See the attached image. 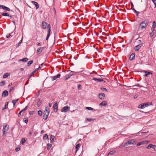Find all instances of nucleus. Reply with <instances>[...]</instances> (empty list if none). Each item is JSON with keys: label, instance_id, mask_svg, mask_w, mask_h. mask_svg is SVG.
<instances>
[{"label": "nucleus", "instance_id": "nucleus-40", "mask_svg": "<svg viewBox=\"0 0 156 156\" xmlns=\"http://www.w3.org/2000/svg\"><path fill=\"white\" fill-rule=\"evenodd\" d=\"M154 31H152V32L150 33V36L151 37H152L154 34Z\"/></svg>", "mask_w": 156, "mask_h": 156}, {"label": "nucleus", "instance_id": "nucleus-8", "mask_svg": "<svg viewBox=\"0 0 156 156\" xmlns=\"http://www.w3.org/2000/svg\"><path fill=\"white\" fill-rule=\"evenodd\" d=\"M53 108L54 111L55 112H57L58 109V107L57 102L55 103L54 104Z\"/></svg>", "mask_w": 156, "mask_h": 156}, {"label": "nucleus", "instance_id": "nucleus-64", "mask_svg": "<svg viewBox=\"0 0 156 156\" xmlns=\"http://www.w3.org/2000/svg\"><path fill=\"white\" fill-rule=\"evenodd\" d=\"M22 112H21L20 111L18 113V116H20V115H21V113Z\"/></svg>", "mask_w": 156, "mask_h": 156}, {"label": "nucleus", "instance_id": "nucleus-42", "mask_svg": "<svg viewBox=\"0 0 156 156\" xmlns=\"http://www.w3.org/2000/svg\"><path fill=\"white\" fill-rule=\"evenodd\" d=\"M38 114L40 116H41L42 114V112L41 110H39L38 111Z\"/></svg>", "mask_w": 156, "mask_h": 156}, {"label": "nucleus", "instance_id": "nucleus-45", "mask_svg": "<svg viewBox=\"0 0 156 156\" xmlns=\"http://www.w3.org/2000/svg\"><path fill=\"white\" fill-rule=\"evenodd\" d=\"M2 15L3 16H9L8 13H3L2 14Z\"/></svg>", "mask_w": 156, "mask_h": 156}, {"label": "nucleus", "instance_id": "nucleus-11", "mask_svg": "<svg viewBox=\"0 0 156 156\" xmlns=\"http://www.w3.org/2000/svg\"><path fill=\"white\" fill-rule=\"evenodd\" d=\"M31 2L32 4H33V5H35L36 7V9H38L39 8V5L36 2L34 1H32Z\"/></svg>", "mask_w": 156, "mask_h": 156}, {"label": "nucleus", "instance_id": "nucleus-59", "mask_svg": "<svg viewBox=\"0 0 156 156\" xmlns=\"http://www.w3.org/2000/svg\"><path fill=\"white\" fill-rule=\"evenodd\" d=\"M148 132H142L141 133H142V134L144 133V134H145L146 135V134Z\"/></svg>", "mask_w": 156, "mask_h": 156}, {"label": "nucleus", "instance_id": "nucleus-46", "mask_svg": "<svg viewBox=\"0 0 156 156\" xmlns=\"http://www.w3.org/2000/svg\"><path fill=\"white\" fill-rule=\"evenodd\" d=\"M27 106L25 107V108L24 109L21 110L20 111V112H22L25 111V110H27Z\"/></svg>", "mask_w": 156, "mask_h": 156}, {"label": "nucleus", "instance_id": "nucleus-34", "mask_svg": "<svg viewBox=\"0 0 156 156\" xmlns=\"http://www.w3.org/2000/svg\"><path fill=\"white\" fill-rule=\"evenodd\" d=\"M153 146L154 145L151 144H149L147 147V149H150V148H153Z\"/></svg>", "mask_w": 156, "mask_h": 156}, {"label": "nucleus", "instance_id": "nucleus-49", "mask_svg": "<svg viewBox=\"0 0 156 156\" xmlns=\"http://www.w3.org/2000/svg\"><path fill=\"white\" fill-rule=\"evenodd\" d=\"M101 90H105L107 92V91H108V90H107L106 88H104L102 87V88H101Z\"/></svg>", "mask_w": 156, "mask_h": 156}, {"label": "nucleus", "instance_id": "nucleus-51", "mask_svg": "<svg viewBox=\"0 0 156 156\" xmlns=\"http://www.w3.org/2000/svg\"><path fill=\"white\" fill-rule=\"evenodd\" d=\"M130 3H131V9H132L133 8H134V7H133L134 5H133V4L132 2H131Z\"/></svg>", "mask_w": 156, "mask_h": 156}, {"label": "nucleus", "instance_id": "nucleus-24", "mask_svg": "<svg viewBox=\"0 0 156 156\" xmlns=\"http://www.w3.org/2000/svg\"><path fill=\"white\" fill-rule=\"evenodd\" d=\"M55 138L54 136L51 135L50 137V140L51 141V143H52L53 142L54 139Z\"/></svg>", "mask_w": 156, "mask_h": 156}, {"label": "nucleus", "instance_id": "nucleus-39", "mask_svg": "<svg viewBox=\"0 0 156 156\" xmlns=\"http://www.w3.org/2000/svg\"><path fill=\"white\" fill-rule=\"evenodd\" d=\"M26 141V140L25 138H23L21 140V144L23 145L24 143H25Z\"/></svg>", "mask_w": 156, "mask_h": 156}, {"label": "nucleus", "instance_id": "nucleus-16", "mask_svg": "<svg viewBox=\"0 0 156 156\" xmlns=\"http://www.w3.org/2000/svg\"><path fill=\"white\" fill-rule=\"evenodd\" d=\"M60 74H58L57 75L55 76L52 77V79L53 80H55L57 78H59L60 77Z\"/></svg>", "mask_w": 156, "mask_h": 156}, {"label": "nucleus", "instance_id": "nucleus-32", "mask_svg": "<svg viewBox=\"0 0 156 156\" xmlns=\"http://www.w3.org/2000/svg\"><path fill=\"white\" fill-rule=\"evenodd\" d=\"M9 75V74L8 73H5L3 76V78H7L8 76Z\"/></svg>", "mask_w": 156, "mask_h": 156}, {"label": "nucleus", "instance_id": "nucleus-56", "mask_svg": "<svg viewBox=\"0 0 156 156\" xmlns=\"http://www.w3.org/2000/svg\"><path fill=\"white\" fill-rule=\"evenodd\" d=\"M153 148L154 151H156V146L154 145Z\"/></svg>", "mask_w": 156, "mask_h": 156}, {"label": "nucleus", "instance_id": "nucleus-29", "mask_svg": "<svg viewBox=\"0 0 156 156\" xmlns=\"http://www.w3.org/2000/svg\"><path fill=\"white\" fill-rule=\"evenodd\" d=\"M145 73H146L144 75V76H146L149 74H152V73H151L150 72H148L147 71H145Z\"/></svg>", "mask_w": 156, "mask_h": 156}, {"label": "nucleus", "instance_id": "nucleus-60", "mask_svg": "<svg viewBox=\"0 0 156 156\" xmlns=\"http://www.w3.org/2000/svg\"><path fill=\"white\" fill-rule=\"evenodd\" d=\"M138 97V95H137V94H136L135 95V96H134V98H136Z\"/></svg>", "mask_w": 156, "mask_h": 156}, {"label": "nucleus", "instance_id": "nucleus-28", "mask_svg": "<svg viewBox=\"0 0 156 156\" xmlns=\"http://www.w3.org/2000/svg\"><path fill=\"white\" fill-rule=\"evenodd\" d=\"M33 62V60H30L29 61L27 64V66H29Z\"/></svg>", "mask_w": 156, "mask_h": 156}, {"label": "nucleus", "instance_id": "nucleus-35", "mask_svg": "<svg viewBox=\"0 0 156 156\" xmlns=\"http://www.w3.org/2000/svg\"><path fill=\"white\" fill-rule=\"evenodd\" d=\"M52 145L51 144H49V143H48L47 144V150H49L51 147V146Z\"/></svg>", "mask_w": 156, "mask_h": 156}, {"label": "nucleus", "instance_id": "nucleus-13", "mask_svg": "<svg viewBox=\"0 0 156 156\" xmlns=\"http://www.w3.org/2000/svg\"><path fill=\"white\" fill-rule=\"evenodd\" d=\"M135 57V55L134 53H133L130 56L129 60L131 61L133 60Z\"/></svg>", "mask_w": 156, "mask_h": 156}, {"label": "nucleus", "instance_id": "nucleus-5", "mask_svg": "<svg viewBox=\"0 0 156 156\" xmlns=\"http://www.w3.org/2000/svg\"><path fill=\"white\" fill-rule=\"evenodd\" d=\"M48 25V23L45 21H43L42 23V27L44 29L47 28Z\"/></svg>", "mask_w": 156, "mask_h": 156}, {"label": "nucleus", "instance_id": "nucleus-25", "mask_svg": "<svg viewBox=\"0 0 156 156\" xmlns=\"http://www.w3.org/2000/svg\"><path fill=\"white\" fill-rule=\"evenodd\" d=\"M43 140H48V136L47 134L44 135L43 136Z\"/></svg>", "mask_w": 156, "mask_h": 156}, {"label": "nucleus", "instance_id": "nucleus-58", "mask_svg": "<svg viewBox=\"0 0 156 156\" xmlns=\"http://www.w3.org/2000/svg\"><path fill=\"white\" fill-rule=\"evenodd\" d=\"M44 63H42L39 66V68H41V67L42 66H43V65Z\"/></svg>", "mask_w": 156, "mask_h": 156}, {"label": "nucleus", "instance_id": "nucleus-6", "mask_svg": "<svg viewBox=\"0 0 156 156\" xmlns=\"http://www.w3.org/2000/svg\"><path fill=\"white\" fill-rule=\"evenodd\" d=\"M45 48V47H42L38 48L37 51V54H41L43 50Z\"/></svg>", "mask_w": 156, "mask_h": 156}, {"label": "nucleus", "instance_id": "nucleus-1", "mask_svg": "<svg viewBox=\"0 0 156 156\" xmlns=\"http://www.w3.org/2000/svg\"><path fill=\"white\" fill-rule=\"evenodd\" d=\"M149 21L147 20H145L142 22L139 25V27L141 29L145 28L148 25Z\"/></svg>", "mask_w": 156, "mask_h": 156}, {"label": "nucleus", "instance_id": "nucleus-41", "mask_svg": "<svg viewBox=\"0 0 156 156\" xmlns=\"http://www.w3.org/2000/svg\"><path fill=\"white\" fill-rule=\"evenodd\" d=\"M35 71H33L32 73L31 74V75H30L29 76V77H28V79H29L30 77H31V76H33V75H34V73H35Z\"/></svg>", "mask_w": 156, "mask_h": 156}, {"label": "nucleus", "instance_id": "nucleus-20", "mask_svg": "<svg viewBox=\"0 0 156 156\" xmlns=\"http://www.w3.org/2000/svg\"><path fill=\"white\" fill-rule=\"evenodd\" d=\"M47 28L48 29V34H50V32H51V26L50 24H48V26Z\"/></svg>", "mask_w": 156, "mask_h": 156}, {"label": "nucleus", "instance_id": "nucleus-17", "mask_svg": "<svg viewBox=\"0 0 156 156\" xmlns=\"http://www.w3.org/2000/svg\"><path fill=\"white\" fill-rule=\"evenodd\" d=\"M144 104V107L145 108L146 107H148V106L152 105V102H147V103H143Z\"/></svg>", "mask_w": 156, "mask_h": 156}, {"label": "nucleus", "instance_id": "nucleus-54", "mask_svg": "<svg viewBox=\"0 0 156 156\" xmlns=\"http://www.w3.org/2000/svg\"><path fill=\"white\" fill-rule=\"evenodd\" d=\"M13 90V87H11L10 88V90L9 91V92H11V91L12 90Z\"/></svg>", "mask_w": 156, "mask_h": 156}, {"label": "nucleus", "instance_id": "nucleus-47", "mask_svg": "<svg viewBox=\"0 0 156 156\" xmlns=\"http://www.w3.org/2000/svg\"><path fill=\"white\" fill-rule=\"evenodd\" d=\"M71 72H73V73H72V74H73V75H76L77 74V73H79V72H75L73 71H71Z\"/></svg>", "mask_w": 156, "mask_h": 156}, {"label": "nucleus", "instance_id": "nucleus-14", "mask_svg": "<svg viewBox=\"0 0 156 156\" xmlns=\"http://www.w3.org/2000/svg\"><path fill=\"white\" fill-rule=\"evenodd\" d=\"M107 105V101H103L101 103L100 105L99 106H105Z\"/></svg>", "mask_w": 156, "mask_h": 156}, {"label": "nucleus", "instance_id": "nucleus-27", "mask_svg": "<svg viewBox=\"0 0 156 156\" xmlns=\"http://www.w3.org/2000/svg\"><path fill=\"white\" fill-rule=\"evenodd\" d=\"M138 107V108L141 109H143L145 108L143 103L139 105Z\"/></svg>", "mask_w": 156, "mask_h": 156}, {"label": "nucleus", "instance_id": "nucleus-55", "mask_svg": "<svg viewBox=\"0 0 156 156\" xmlns=\"http://www.w3.org/2000/svg\"><path fill=\"white\" fill-rule=\"evenodd\" d=\"M78 89L79 90L81 89V86L79 84L78 86Z\"/></svg>", "mask_w": 156, "mask_h": 156}, {"label": "nucleus", "instance_id": "nucleus-50", "mask_svg": "<svg viewBox=\"0 0 156 156\" xmlns=\"http://www.w3.org/2000/svg\"><path fill=\"white\" fill-rule=\"evenodd\" d=\"M24 121L26 123H27L28 122L27 119H26V118H24Z\"/></svg>", "mask_w": 156, "mask_h": 156}, {"label": "nucleus", "instance_id": "nucleus-7", "mask_svg": "<svg viewBox=\"0 0 156 156\" xmlns=\"http://www.w3.org/2000/svg\"><path fill=\"white\" fill-rule=\"evenodd\" d=\"M69 109V107L65 106L61 110L62 112H66Z\"/></svg>", "mask_w": 156, "mask_h": 156}, {"label": "nucleus", "instance_id": "nucleus-12", "mask_svg": "<svg viewBox=\"0 0 156 156\" xmlns=\"http://www.w3.org/2000/svg\"><path fill=\"white\" fill-rule=\"evenodd\" d=\"M0 7H1L3 9L6 11H9L10 10L9 8L5 6V5H1L0 6Z\"/></svg>", "mask_w": 156, "mask_h": 156}, {"label": "nucleus", "instance_id": "nucleus-52", "mask_svg": "<svg viewBox=\"0 0 156 156\" xmlns=\"http://www.w3.org/2000/svg\"><path fill=\"white\" fill-rule=\"evenodd\" d=\"M20 148L19 147L18 148L17 147H16L15 149V150L16 151H19L20 150Z\"/></svg>", "mask_w": 156, "mask_h": 156}, {"label": "nucleus", "instance_id": "nucleus-4", "mask_svg": "<svg viewBox=\"0 0 156 156\" xmlns=\"http://www.w3.org/2000/svg\"><path fill=\"white\" fill-rule=\"evenodd\" d=\"M9 129V126L8 125H6L5 126H4L3 128L2 129L3 135H4L5 134V132L8 131Z\"/></svg>", "mask_w": 156, "mask_h": 156}, {"label": "nucleus", "instance_id": "nucleus-43", "mask_svg": "<svg viewBox=\"0 0 156 156\" xmlns=\"http://www.w3.org/2000/svg\"><path fill=\"white\" fill-rule=\"evenodd\" d=\"M86 109L88 110H92L93 109V108L90 107H87L86 108Z\"/></svg>", "mask_w": 156, "mask_h": 156}, {"label": "nucleus", "instance_id": "nucleus-18", "mask_svg": "<svg viewBox=\"0 0 156 156\" xmlns=\"http://www.w3.org/2000/svg\"><path fill=\"white\" fill-rule=\"evenodd\" d=\"M156 27V23L155 21L153 23L152 26V27L151 30L152 31H154V28Z\"/></svg>", "mask_w": 156, "mask_h": 156}, {"label": "nucleus", "instance_id": "nucleus-9", "mask_svg": "<svg viewBox=\"0 0 156 156\" xmlns=\"http://www.w3.org/2000/svg\"><path fill=\"white\" fill-rule=\"evenodd\" d=\"M8 95V91L6 90H4L2 93V97H5Z\"/></svg>", "mask_w": 156, "mask_h": 156}, {"label": "nucleus", "instance_id": "nucleus-33", "mask_svg": "<svg viewBox=\"0 0 156 156\" xmlns=\"http://www.w3.org/2000/svg\"><path fill=\"white\" fill-rule=\"evenodd\" d=\"M19 99H17L15 100H12V102L14 106L15 104L16 103V102L18 101Z\"/></svg>", "mask_w": 156, "mask_h": 156}, {"label": "nucleus", "instance_id": "nucleus-19", "mask_svg": "<svg viewBox=\"0 0 156 156\" xmlns=\"http://www.w3.org/2000/svg\"><path fill=\"white\" fill-rule=\"evenodd\" d=\"M141 47V44H139L135 47L134 49L135 50L138 51L140 48Z\"/></svg>", "mask_w": 156, "mask_h": 156}, {"label": "nucleus", "instance_id": "nucleus-38", "mask_svg": "<svg viewBox=\"0 0 156 156\" xmlns=\"http://www.w3.org/2000/svg\"><path fill=\"white\" fill-rule=\"evenodd\" d=\"M116 152L115 151L113 150L112 151H110L108 153V154H113Z\"/></svg>", "mask_w": 156, "mask_h": 156}, {"label": "nucleus", "instance_id": "nucleus-61", "mask_svg": "<svg viewBox=\"0 0 156 156\" xmlns=\"http://www.w3.org/2000/svg\"><path fill=\"white\" fill-rule=\"evenodd\" d=\"M32 133V130H30V133H29V134L30 135H31V134Z\"/></svg>", "mask_w": 156, "mask_h": 156}, {"label": "nucleus", "instance_id": "nucleus-2", "mask_svg": "<svg viewBox=\"0 0 156 156\" xmlns=\"http://www.w3.org/2000/svg\"><path fill=\"white\" fill-rule=\"evenodd\" d=\"M49 110V109L48 107L45 108L44 112V115L43 116V119L46 120L47 119L50 112Z\"/></svg>", "mask_w": 156, "mask_h": 156}, {"label": "nucleus", "instance_id": "nucleus-44", "mask_svg": "<svg viewBox=\"0 0 156 156\" xmlns=\"http://www.w3.org/2000/svg\"><path fill=\"white\" fill-rule=\"evenodd\" d=\"M128 144H128V142L127 141L125 142L124 144L123 145V147H125L126 146H127Z\"/></svg>", "mask_w": 156, "mask_h": 156}, {"label": "nucleus", "instance_id": "nucleus-3", "mask_svg": "<svg viewBox=\"0 0 156 156\" xmlns=\"http://www.w3.org/2000/svg\"><path fill=\"white\" fill-rule=\"evenodd\" d=\"M150 142L149 140H144L141 142H138L137 144V146H139L145 144H148Z\"/></svg>", "mask_w": 156, "mask_h": 156}, {"label": "nucleus", "instance_id": "nucleus-62", "mask_svg": "<svg viewBox=\"0 0 156 156\" xmlns=\"http://www.w3.org/2000/svg\"><path fill=\"white\" fill-rule=\"evenodd\" d=\"M11 36V34H9L8 35L6 36L7 38H8Z\"/></svg>", "mask_w": 156, "mask_h": 156}, {"label": "nucleus", "instance_id": "nucleus-15", "mask_svg": "<svg viewBox=\"0 0 156 156\" xmlns=\"http://www.w3.org/2000/svg\"><path fill=\"white\" fill-rule=\"evenodd\" d=\"M128 141L129 144H136L135 140L134 139H132Z\"/></svg>", "mask_w": 156, "mask_h": 156}, {"label": "nucleus", "instance_id": "nucleus-21", "mask_svg": "<svg viewBox=\"0 0 156 156\" xmlns=\"http://www.w3.org/2000/svg\"><path fill=\"white\" fill-rule=\"evenodd\" d=\"M93 80H94L95 81H97V82H101V81H103V80L102 79L99 78V79H97L95 78H93Z\"/></svg>", "mask_w": 156, "mask_h": 156}, {"label": "nucleus", "instance_id": "nucleus-30", "mask_svg": "<svg viewBox=\"0 0 156 156\" xmlns=\"http://www.w3.org/2000/svg\"><path fill=\"white\" fill-rule=\"evenodd\" d=\"M8 102H6L5 104V105L4 106V108H3L2 109V110H3L5 109H6L8 108Z\"/></svg>", "mask_w": 156, "mask_h": 156}, {"label": "nucleus", "instance_id": "nucleus-10", "mask_svg": "<svg viewBox=\"0 0 156 156\" xmlns=\"http://www.w3.org/2000/svg\"><path fill=\"white\" fill-rule=\"evenodd\" d=\"M105 96V95L104 93H100L98 95L99 98L101 100L103 99Z\"/></svg>", "mask_w": 156, "mask_h": 156}, {"label": "nucleus", "instance_id": "nucleus-22", "mask_svg": "<svg viewBox=\"0 0 156 156\" xmlns=\"http://www.w3.org/2000/svg\"><path fill=\"white\" fill-rule=\"evenodd\" d=\"M42 101H41L40 99L39 98H38L37 99V106L39 107L41 105Z\"/></svg>", "mask_w": 156, "mask_h": 156}, {"label": "nucleus", "instance_id": "nucleus-53", "mask_svg": "<svg viewBox=\"0 0 156 156\" xmlns=\"http://www.w3.org/2000/svg\"><path fill=\"white\" fill-rule=\"evenodd\" d=\"M135 86H137L140 87H142L140 86V85L139 84H137L136 85H134L133 87H135Z\"/></svg>", "mask_w": 156, "mask_h": 156}, {"label": "nucleus", "instance_id": "nucleus-57", "mask_svg": "<svg viewBox=\"0 0 156 156\" xmlns=\"http://www.w3.org/2000/svg\"><path fill=\"white\" fill-rule=\"evenodd\" d=\"M50 35L47 34V36L46 38V40H48V39L49 37L50 36Z\"/></svg>", "mask_w": 156, "mask_h": 156}, {"label": "nucleus", "instance_id": "nucleus-23", "mask_svg": "<svg viewBox=\"0 0 156 156\" xmlns=\"http://www.w3.org/2000/svg\"><path fill=\"white\" fill-rule=\"evenodd\" d=\"M72 75H73V74H72L71 72L69 74L66 75L65 76V77L66 78L65 80H67L68 78H70L71 76Z\"/></svg>", "mask_w": 156, "mask_h": 156}, {"label": "nucleus", "instance_id": "nucleus-36", "mask_svg": "<svg viewBox=\"0 0 156 156\" xmlns=\"http://www.w3.org/2000/svg\"><path fill=\"white\" fill-rule=\"evenodd\" d=\"M80 144H78L76 145V152L78 150L79 147H80Z\"/></svg>", "mask_w": 156, "mask_h": 156}, {"label": "nucleus", "instance_id": "nucleus-48", "mask_svg": "<svg viewBox=\"0 0 156 156\" xmlns=\"http://www.w3.org/2000/svg\"><path fill=\"white\" fill-rule=\"evenodd\" d=\"M153 3L155 5V7H156V0H151Z\"/></svg>", "mask_w": 156, "mask_h": 156}, {"label": "nucleus", "instance_id": "nucleus-63", "mask_svg": "<svg viewBox=\"0 0 156 156\" xmlns=\"http://www.w3.org/2000/svg\"><path fill=\"white\" fill-rule=\"evenodd\" d=\"M132 9L135 12H136V11L134 9V8H133Z\"/></svg>", "mask_w": 156, "mask_h": 156}, {"label": "nucleus", "instance_id": "nucleus-26", "mask_svg": "<svg viewBox=\"0 0 156 156\" xmlns=\"http://www.w3.org/2000/svg\"><path fill=\"white\" fill-rule=\"evenodd\" d=\"M95 120L94 119L88 118H86V121L88 122H91L94 121Z\"/></svg>", "mask_w": 156, "mask_h": 156}, {"label": "nucleus", "instance_id": "nucleus-31", "mask_svg": "<svg viewBox=\"0 0 156 156\" xmlns=\"http://www.w3.org/2000/svg\"><path fill=\"white\" fill-rule=\"evenodd\" d=\"M28 59L27 58H23L21 59L22 61L24 62H27L28 61Z\"/></svg>", "mask_w": 156, "mask_h": 156}, {"label": "nucleus", "instance_id": "nucleus-37", "mask_svg": "<svg viewBox=\"0 0 156 156\" xmlns=\"http://www.w3.org/2000/svg\"><path fill=\"white\" fill-rule=\"evenodd\" d=\"M5 83V81H2L0 83V86H3Z\"/></svg>", "mask_w": 156, "mask_h": 156}]
</instances>
